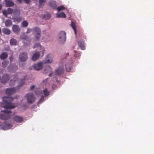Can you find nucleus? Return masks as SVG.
I'll list each match as a JSON object with an SVG mask.
<instances>
[{
	"mask_svg": "<svg viewBox=\"0 0 154 154\" xmlns=\"http://www.w3.org/2000/svg\"><path fill=\"white\" fill-rule=\"evenodd\" d=\"M5 109V110H2V113L0 114V119L2 120L7 119L11 118V113L12 112L11 109H13L16 106H3Z\"/></svg>",
	"mask_w": 154,
	"mask_h": 154,
	"instance_id": "nucleus-1",
	"label": "nucleus"
},
{
	"mask_svg": "<svg viewBox=\"0 0 154 154\" xmlns=\"http://www.w3.org/2000/svg\"><path fill=\"white\" fill-rule=\"evenodd\" d=\"M38 48L40 49L42 51H40L39 52H37L34 53L32 58V60L33 61H35L37 60L39 57L40 56V53L42 52V55L43 54L45 50L44 48L42 47L40 44L39 43H38L35 44L33 46V48Z\"/></svg>",
	"mask_w": 154,
	"mask_h": 154,
	"instance_id": "nucleus-2",
	"label": "nucleus"
},
{
	"mask_svg": "<svg viewBox=\"0 0 154 154\" xmlns=\"http://www.w3.org/2000/svg\"><path fill=\"white\" fill-rule=\"evenodd\" d=\"M14 98L11 97H4L2 98V100L4 103L6 104L7 106H12V102L13 101Z\"/></svg>",
	"mask_w": 154,
	"mask_h": 154,
	"instance_id": "nucleus-3",
	"label": "nucleus"
},
{
	"mask_svg": "<svg viewBox=\"0 0 154 154\" xmlns=\"http://www.w3.org/2000/svg\"><path fill=\"white\" fill-rule=\"evenodd\" d=\"M59 41L61 44H63L66 41V33L65 31H61L58 34Z\"/></svg>",
	"mask_w": 154,
	"mask_h": 154,
	"instance_id": "nucleus-4",
	"label": "nucleus"
},
{
	"mask_svg": "<svg viewBox=\"0 0 154 154\" xmlns=\"http://www.w3.org/2000/svg\"><path fill=\"white\" fill-rule=\"evenodd\" d=\"M13 126L12 124L8 121H5L2 124L0 125L1 127L4 130L10 129Z\"/></svg>",
	"mask_w": 154,
	"mask_h": 154,
	"instance_id": "nucleus-5",
	"label": "nucleus"
},
{
	"mask_svg": "<svg viewBox=\"0 0 154 154\" xmlns=\"http://www.w3.org/2000/svg\"><path fill=\"white\" fill-rule=\"evenodd\" d=\"M26 97L28 102L29 103H32L35 101V97L33 93H29L27 94Z\"/></svg>",
	"mask_w": 154,
	"mask_h": 154,
	"instance_id": "nucleus-6",
	"label": "nucleus"
},
{
	"mask_svg": "<svg viewBox=\"0 0 154 154\" xmlns=\"http://www.w3.org/2000/svg\"><path fill=\"white\" fill-rule=\"evenodd\" d=\"M19 58L21 61H26L28 59L27 54L26 52H23L20 54L19 56Z\"/></svg>",
	"mask_w": 154,
	"mask_h": 154,
	"instance_id": "nucleus-7",
	"label": "nucleus"
},
{
	"mask_svg": "<svg viewBox=\"0 0 154 154\" xmlns=\"http://www.w3.org/2000/svg\"><path fill=\"white\" fill-rule=\"evenodd\" d=\"M43 63L42 62H40L35 64L33 66V68L36 70H39L43 67Z\"/></svg>",
	"mask_w": 154,
	"mask_h": 154,
	"instance_id": "nucleus-8",
	"label": "nucleus"
},
{
	"mask_svg": "<svg viewBox=\"0 0 154 154\" xmlns=\"http://www.w3.org/2000/svg\"><path fill=\"white\" fill-rule=\"evenodd\" d=\"M16 90L15 88H8L5 91V94L8 95L13 94L15 92Z\"/></svg>",
	"mask_w": 154,
	"mask_h": 154,
	"instance_id": "nucleus-9",
	"label": "nucleus"
},
{
	"mask_svg": "<svg viewBox=\"0 0 154 154\" xmlns=\"http://www.w3.org/2000/svg\"><path fill=\"white\" fill-rule=\"evenodd\" d=\"M10 79L9 75L7 74H5L2 77L1 82L3 84L6 83Z\"/></svg>",
	"mask_w": 154,
	"mask_h": 154,
	"instance_id": "nucleus-10",
	"label": "nucleus"
},
{
	"mask_svg": "<svg viewBox=\"0 0 154 154\" xmlns=\"http://www.w3.org/2000/svg\"><path fill=\"white\" fill-rule=\"evenodd\" d=\"M12 31L15 33L18 34L20 31V29L18 25H14L12 27Z\"/></svg>",
	"mask_w": 154,
	"mask_h": 154,
	"instance_id": "nucleus-11",
	"label": "nucleus"
},
{
	"mask_svg": "<svg viewBox=\"0 0 154 154\" xmlns=\"http://www.w3.org/2000/svg\"><path fill=\"white\" fill-rule=\"evenodd\" d=\"M64 71V67L61 66L55 70L56 73L58 75H60L63 74Z\"/></svg>",
	"mask_w": 154,
	"mask_h": 154,
	"instance_id": "nucleus-12",
	"label": "nucleus"
},
{
	"mask_svg": "<svg viewBox=\"0 0 154 154\" xmlns=\"http://www.w3.org/2000/svg\"><path fill=\"white\" fill-rule=\"evenodd\" d=\"M13 119L14 121L18 123L21 122L23 120V118L18 116H14Z\"/></svg>",
	"mask_w": 154,
	"mask_h": 154,
	"instance_id": "nucleus-13",
	"label": "nucleus"
},
{
	"mask_svg": "<svg viewBox=\"0 0 154 154\" xmlns=\"http://www.w3.org/2000/svg\"><path fill=\"white\" fill-rule=\"evenodd\" d=\"M34 35H41L40 29L38 27H35L32 29Z\"/></svg>",
	"mask_w": 154,
	"mask_h": 154,
	"instance_id": "nucleus-14",
	"label": "nucleus"
},
{
	"mask_svg": "<svg viewBox=\"0 0 154 154\" xmlns=\"http://www.w3.org/2000/svg\"><path fill=\"white\" fill-rule=\"evenodd\" d=\"M79 46L82 50H84L85 49V44L84 41L83 40L81 39L78 42Z\"/></svg>",
	"mask_w": 154,
	"mask_h": 154,
	"instance_id": "nucleus-15",
	"label": "nucleus"
},
{
	"mask_svg": "<svg viewBox=\"0 0 154 154\" xmlns=\"http://www.w3.org/2000/svg\"><path fill=\"white\" fill-rule=\"evenodd\" d=\"M53 56L50 54H48L46 57V62L47 63H50L53 61Z\"/></svg>",
	"mask_w": 154,
	"mask_h": 154,
	"instance_id": "nucleus-16",
	"label": "nucleus"
},
{
	"mask_svg": "<svg viewBox=\"0 0 154 154\" xmlns=\"http://www.w3.org/2000/svg\"><path fill=\"white\" fill-rule=\"evenodd\" d=\"M14 4V2L11 0H7L5 1L6 6L7 7H12Z\"/></svg>",
	"mask_w": 154,
	"mask_h": 154,
	"instance_id": "nucleus-17",
	"label": "nucleus"
},
{
	"mask_svg": "<svg viewBox=\"0 0 154 154\" xmlns=\"http://www.w3.org/2000/svg\"><path fill=\"white\" fill-rule=\"evenodd\" d=\"M17 80V77L15 76L9 82V85L11 86H14L15 85L16 82Z\"/></svg>",
	"mask_w": 154,
	"mask_h": 154,
	"instance_id": "nucleus-18",
	"label": "nucleus"
},
{
	"mask_svg": "<svg viewBox=\"0 0 154 154\" xmlns=\"http://www.w3.org/2000/svg\"><path fill=\"white\" fill-rule=\"evenodd\" d=\"M5 23L6 26L9 27L12 25V22L10 19H7L5 21Z\"/></svg>",
	"mask_w": 154,
	"mask_h": 154,
	"instance_id": "nucleus-19",
	"label": "nucleus"
},
{
	"mask_svg": "<svg viewBox=\"0 0 154 154\" xmlns=\"http://www.w3.org/2000/svg\"><path fill=\"white\" fill-rule=\"evenodd\" d=\"M2 32L5 35H9L11 32V30L7 28H3L2 30Z\"/></svg>",
	"mask_w": 154,
	"mask_h": 154,
	"instance_id": "nucleus-20",
	"label": "nucleus"
},
{
	"mask_svg": "<svg viewBox=\"0 0 154 154\" xmlns=\"http://www.w3.org/2000/svg\"><path fill=\"white\" fill-rule=\"evenodd\" d=\"M49 5L50 6L54 8L55 9L56 8L57 4L56 2L54 1H50L49 2Z\"/></svg>",
	"mask_w": 154,
	"mask_h": 154,
	"instance_id": "nucleus-21",
	"label": "nucleus"
},
{
	"mask_svg": "<svg viewBox=\"0 0 154 154\" xmlns=\"http://www.w3.org/2000/svg\"><path fill=\"white\" fill-rule=\"evenodd\" d=\"M8 57V53L5 52H3L0 55V58L1 60H4L6 59Z\"/></svg>",
	"mask_w": 154,
	"mask_h": 154,
	"instance_id": "nucleus-22",
	"label": "nucleus"
},
{
	"mask_svg": "<svg viewBox=\"0 0 154 154\" xmlns=\"http://www.w3.org/2000/svg\"><path fill=\"white\" fill-rule=\"evenodd\" d=\"M65 67L66 70L67 71H70L72 68V64L71 63H67L66 64Z\"/></svg>",
	"mask_w": 154,
	"mask_h": 154,
	"instance_id": "nucleus-23",
	"label": "nucleus"
},
{
	"mask_svg": "<svg viewBox=\"0 0 154 154\" xmlns=\"http://www.w3.org/2000/svg\"><path fill=\"white\" fill-rule=\"evenodd\" d=\"M13 19L14 22L19 23L22 20V18L20 17L15 16L14 17Z\"/></svg>",
	"mask_w": 154,
	"mask_h": 154,
	"instance_id": "nucleus-24",
	"label": "nucleus"
},
{
	"mask_svg": "<svg viewBox=\"0 0 154 154\" xmlns=\"http://www.w3.org/2000/svg\"><path fill=\"white\" fill-rule=\"evenodd\" d=\"M56 16L58 18H65L66 17L65 14L63 12H61L59 14H57Z\"/></svg>",
	"mask_w": 154,
	"mask_h": 154,
	"instance_id": "nucleus-25",
	"label": "nucleus"
},
{
	"mask_svg": "<svg viewBox=\"0 0 154 154\" xmlns=\"http://www.w3.org/2000/svg\"><path fill=\"white\" fill-rule=\"evenodd\" d=\"M10 43L11 45H14L17 44V41L16 39L12 38L10 40Z\"/></svg>",
	"mask_w": 154,
	"mask_h": 154,
	"instance_id": "nucleus-26",
	"label": "nucleus"
},
{
	"mask_svg": "<svg viewBox=\"0 0 154 154\" xmlns=\"http://www.w3.org/2000/svg\"><path fill=\"white\" fill-rule=\"evenodd\" d=\"M43 93L45 97H46L49 95L50 92L47 88H45L43 91Z\"/></svg>",
	"mask_w": 154,
	"mask_h": 154,
	"instance_id": "nucleus-27",
	"label": "nucleus"
},
{
	"mask_svg": "<svg viewBox=\"0 0 154 154\" xmlns=\"http://www.w3.org/2000/svg\"><path fill=\"white\" fill-rule=\"evenodd\" d=\"M81 52L75 51H74V56L75 58L79 57L81 56Z\"/></svg>",
	"mask_w": 154,
	"mask_h": 154,
	"instance_id": "nucleus-28",
	"label": "nucleus"
},
{
	"mask_svg": "<svg viewBox=\"0 0 154 154\" xmlns=\"http://www.w3.org/2000/svg\"><path fill=\"white\" fill-rule=\"evenodd\" d=\"M20 38L21 39L23 40H25L26 39H28L29 40V41H30V38L28 37L27 36L24 35H22L20 36Z\"/></svg>",
	"mask_w": 154,
	"mask_h": 154,
	"instance_id": "nucleus-29",
	"label": "nucleus"
},
{
	"mask_svg": "<svg viewBox=\"0 0 154 154\" xmlns=\"http://www.w3.org/2000/svg\"><path fill=\"white\" fill-rule=\"evenodd\" d=\"M43 17L46 20H48L51 18V16L50 14L47 13L44 15Z\"/></svg>",
	"mask_w": 154,
	"mask_h": 154,
	"instance_id": "nucleus-30",
	"label": "nucleus"
},
{
	"mask_svg": "<svg viewBox=\"0 0 154 154\" xmlns=\"http://www.w3.org/2000/svg\"><path fill=\"white\" fill-rule=\"evenodd\" d=\"M71 25L74 30L75 34H76V28L75 23L72 21L71 22Z\"/></svg>",
	"mask_w": 154,
	"mask_h": 154,
	"instance_id": "nucleus-31",
	"label": "nucleus"
},
{
	"mask_svg": "<svg viewBox=\"0 0 154 154\" xmlns=\"http://www.w3.org/2000/svg\"><path fill=\"white\" fill-rule=\"evenodd\" d=\"M25 77L23 79H21L20 81L19 82V86L20 87L23 86L25 83Z\"/></svg>",
	"mask_w": 154,
	"mask_h": 154,
	"instance_id": "nucleus-32",
	"label": "nucleus"
},
{
	"mask_svg": "<svg viewBox=\"0 0 154 154\" xmlns=\"http://www.w3.org/2000/svg\"><path fill=\"white\" fill-rule=\"evenodd\" d=\"M21 24L23 27H26L28 25V23L26 20H24L22 22Z\"/></svg>",
	"mask_w": 154,
	"mask_h": 154,
	"instance_id": "nucleus-33",
	"label": "nucleus"
},
{
	"mask_svg": "<svg viewBox=\"0 0 154 154\" xmlns=\"http://www.w3.org/2000/svg\"><path fill=\"white\" fill-rule=\"evenodd\" d=\"M45 2V0H39V7L41 8L44 5V3Z\"/></svg>",
	"mask_w": 154,
	"mask_h": 154,
	"instance_id": "nucleus-34",
	"label": "nucleus"
},
{
	"mask_svg": "<svg viewBox=\"0 0 154 154\" xmlns=\"http://www.w3.org/2000/svg\"><path fill=\"white\" fill-rule=\"evenodd\" d=\"M9 63V62L7 61H4L2 63V66L5 68L7 67Z\"/></svg>",
	"mask_w": 154,
	"mask_h": 154,
	"instance_id": "nucleus-35",
	"label": "nucleus"
},
{
	"mask_svg": "<svg viewBox=\"0 0 154 154\" xmlns=\"http://www.w3.org/2000/svg\"><path fill=\"white\" fill-rule=\"evenodd\" d=\"M65 9V7L62 6H60L58 7L57 8V10L58 11V12H59L61 10H63Z\"/></svg>",
	"mask_w": 154,
	"mask_h": 154,
	"instance_id": "nucleus-36",
	"label": "nucleus"
},
{
	"mask_svg": "<svg viewBox=\"0 0 154 154\" xmlns=\"http://www.w3.org/2000/svg\"><path fill=\"white\" fill-rule=\"evenodd\" d=\"M7 14H11L13 12V10L11 8H8L7 10Z\"/></svg>",
	"mask_w": 154,
	"mask_h": 154,
	"instance_id": "nucleus-37",
	"label": "nucleus"
},
{
	"mask_svg": "<svg viewBox=\"0 0 154 154\" xmlns=\"http://www.w3.org/2000/svg\"><path fill=\"white\" fill-rule=\"evenodd\" d=\"M35 39L37 41H38L40 39L41 35H34Z\"/></svg>",
	"mask_w": 154,
	"mask_h": 154,
	"instance_id": "nucleus-38",
	"label": "nucleus"
},
{
	"mask_svg": "<svg viewBox=\"0 0 154 154\" xmlns=\"http://www.w3.org/2000/svg\"><path fill=\"white\" fill-rule=\"evenodd\" d=\"M26 41L27 42L26 43V42H24V46H26L28 45H29L30 44V43L31 41V39L30 38V41H29V40H28V39H26Z\"/></svg>",
	"mask_w": 154,
	"mask_h": 154,
	"instance_id": "nucleus-39",
	"label": "nucleus"
},
{
	"mask_svg": "<svg viewBox=\"0 0 154 154\" xmlns=\"http://www.w3.org/2000/svg\"><path fill=\"white\" fill-rule=\"evenodd\" d=\"M45 70H48L49 72H51L52 71V69L51 66H48L46 67Z\"/></svg>",
	"mask_w": 154,
	"mask_h": 154,
	"instance_id": "nucleus-40",
	"label": "nucleus"
},
{
	"mask_svg": "<svg viewBox=\"0 0 154 154\" xmlns=\"http://www.w3.org/2000/svg\"><path fill=\"white\" fill-rule=\"evenodd\" d=\"M14 14H17L18 15H20V12L19 10L17 9H15L14 11Z\"/></svg>",
	"mask_w": 154,
	"mask_h": 154,
	"instance_id": "nucleus-41",
	"label": "nucleus"
},
{
	"mask_svg": "<svg viewBox=\"0 0 154 154\" xmlns=\"http://www.w3.org/2000/svg\"><path fill=\"white\" fill-rule=\"evenodd\" d=\"M2 13L6 17H7L8 14H7V10H3L2 11Z\"/></svg>",
	"mask_w": 154,
	"mask_h": 154,
	"instance_id": "nucleus-42",
	"label": "nucleus"
},
{
	"mask_svg": "<svg viewBox=\"0 0 154 154\" xmlns=\"http://www.w3.org/2000/svg\"><path fill=\"white\" fill-rule=\"evenodd\" d=\"M44 100V98L43 95H42L39 99V103H41Z\"/></svg>",
	"mask_w": 154,
	"mask_h": 154,
	"instance_id": "nucleus-43",
	"label": "nucleus"
},
{
	"mask_svg": "<svg viewBox=\"0 0 154 154\" xmlns=\"http://www.w3.org/2000/svg\"><path fill=\"white\" fill-rule=\"evenodd\" d=\"M32 29H31L28 28L27 31L26 32V33H30L32 32Z\"/></svg>",
	"mask_w": 154,
	"mask_h": 154,
	"instance_id": "nucleus-44",
	"label": "nucleus"
},
{
	"mask_svg": "<svg viewBox=\"0 0 154 154\" xmlns=\"http://www.w3.org/2000/svg\"><path fill=\"white\" fill-rule=\"evenodd\" d=\"M25 3L26 4H29L30 3V1L29 0H23Z\"/></svg>",
	"mask_w": 154,
	"mask_h": 154,
	"instance_id": "nucleus-45",
	"label": "nucleus"
},
{
	"mask_svg": "<svg viewBox=\"0 0 154 154\" xmlns=\"http://www.w3.org/2000/svg\"><path fill=\"white\" fill-rule=\"evenodd\" d=\"M35 87V86L34 85H32L31 86L30 89L31 90H33Z\"/></svg>",
	"mask_w": 154,
	"mask_h": 154,
	"instance_id": "nucleus-46",
	"label": "nucleus"
},
{
	"mask_svg": "<svg viewBox=\"0 0 154 154\" xmlns=\"http://www.w3.org/2000/svg\"><path fill=\"white\" fill-rule=\"evenodd\" d=\"M9 60H10L11 62L13 60V58L12 56L10 57L9 58Z\"/></svg>",
	"mask_w": 154,
	"mask_h": 154,
	"instance_id": "nucleus-47",
	"label": "nucleus"
},
{
	"mask_svg": "<svg viewBox=\"0 0 154 154\" xmlns=\"http://www.w3.org/2000/svg\"><path fill=\"white\" fill-rule=\"evenodd\" d=\"M17 1L19 2V4H20L22 2V0H17Z\"/></svg>",
	"mask_w": 154,
	"mask_h": 154,
	"instance_id": "nucleus-48",
	"label": "nucleus"
},
{
	"mask_svg": "<svg viewBox=\"0 0 154 154\" xmlns=\"http://www.w3.org/2000/svg\"><path fill=\"white\" fill-rule=\"evenodd\" d=\"M47 81H48V79H45V80H44L43 82L46 83L47 82Z\"/></svg>",
	"mask_w": 154,
	"mask_h": 154,
	"instance_id": "nucleus-49",
	"label": "nucleus"
},
{
	"mask_svg": "<svg viewBox=\"0 0 154 154\" xmlns=\"http://www.w3.org/2000/svg\"><path fill=\"white\" fill-rule=\"evenodd\" d=\"M10 66H8V69L9 72L11 71L10 70Z\"/></svg>",
	"mask_w": 154,
	"mask_h": 154,
	"instance_id": "nucleus-50",
	"label": "nucleus"
},
{
	"mask_svg": "<svg viewBox=\"0 0 154 154\" xmlns=\"http://www.w3.org/2000/svg\"><path fill=\"white\" fill-rule=\"evenodd\" d=\"M2 5L1 4H0V10L2 9Z\"/></svg>",
	"mask_w": 154,
	"mask_h": 154,
	"instance_id": "nucleus-51",
	"label": "nucleus"
},
{
	"mask_svg": "<svg viewBox=\"0 0 154 154\" xmlns=\"http://www.w3.org/2000/svg\"><path fill=\"white\" fill-rule=\"evenodd\" d=\"M14 66L15 67L16 69H17V66Z\"/></svg>",
	"mask_w": 154,
	"mask_h": 154,
	"instance_id": "nucleus-52",
	"label": "nucleus"
},
{
	"mask_svg": "<svg viewBox=\"0 0 154 154\" xmlns=\"http://www.w3.org/2000/svg\"><path fill=\"white\" fill-rule=\"evenodd\" d=\"M52 74V73L50 74H49V76H51Z\"/></svg>",
	"mask_w": 154,
	"mask_h": 154,
	"instance_id": "nucleus-53",
	"label": "nucleus"
},
{
	"mask_svg": "<svg viewBox=\"0 0 154 154\" xmlns=\"http://www.w3.org/2000/svg\"><path fill=\"white\" fill-rule=\"evenodd\" d=\"M55 85H53V86H52V88H53H53H54V87H55Z\"/></svg>",
	"mask_w": 154,
	"mask_h": 154,
	"instance_id": "nucleus-54",
	"label": "nucleus"
},
{
	"mask_svg": "<svg viewBox=\"0 0 154 154\" xmlns=\"http://www.w3.org/2000/svg\"><path fill=\"white\" fill-rule=\"evenodd\" d=\"M1 33V29L0 28V34Z\"/></svg>",
	"mask_w": 154,
	"mask_h": 154,
	"instance_id": "nucleus-55",
	"label": "nucleus"
},
{
	"mask_svg": "<svg viewBox=\"0 0 154 154\" xmlns=\"http://www.w3.org/2000/svg\"><path fill=\"white\" fill-rule=\"evenodd\" d=\"M45 0V1L46 0Z\"/></svg>",
	"mask_w": 154,
	"mask_h": 154,
	"instance_id": "nucleus-56",
	"label": "nucleus"
}]
</instances>
